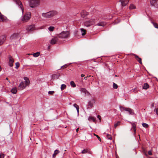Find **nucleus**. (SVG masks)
<instances>
[{
  "label": "nucleus",
  "mask_w": 158,
  "mask_h": 158,
  "mask_svg": "<svg viewBox=\"0 0 158 158\" xmlns=\"http://www.w3.org/2000/svg\"><path fill=\"white\" fill-rule=\"evenodd\" d=\"M4 155L2 153L0 154V158H4Z\"/></svg>",
  "instance_id": "79ce46f5"
},
{
  "label": "nucleus",
  "mask_w": 158,
  "mask_h": 158,
  "mask_svg": "<svg viewBox=\"0 0 158 158\" xmlns=\"http://www.w3.org/2000/svg\"><path fill=\"white\" fill-rule=\"evenodd\" d=\"M78 130H79V128H77V129H76V131L77 132H78Z\"/></svg>",
  "instance_id": "3c124183"
},
{
  "label": "nucleus",
  "mask_w": 158,
  "mask_h": 158,
  "mask_svg": "<svg viewBox=\"0 0 158 158\" xmlns=\"http://www.w3.org/2000/svg\"><path fill=\"white\" fill-rule=\"evenodd\" d=\"M142 126L145 128H148V125L147 124L144 123L142 124Z\"/></svg>",
  "instance_id": "e433bc0d"
},
{
  "label": "nucleus",
  "mask_w": 158,
  "mask_h": 158,
  "mask_svg": "<svg viewBox=\"0 0 158 158\" xmlns=\"http://www.w3.org/2000/svg\"><path fill=\"white\" fill-rule=\"evenodd\" d=\"M149 87L148 84L147 83H145L143 87V89H147Z\"/></svg>",
  "instance_id": "5701e85b"
},
{
  "label": "nucleus",
  "mask_w": 158,
  "mask_h": 158,
  "mask_svg": "<svg viewBox=\"0 0 158 158\" xmlns=\"http://www.w3.org/2000/svg\"><path fill=\"white\" fill-rule=\"evenodd\" d=\"M106 137L107 139H109L111 140L112 139L111 136L109 134H107L106 135Z\"/></svg>",
  "instance_id": "c9c22d12"
},
{
  "label": "nucleus",
  "mask_w": 158,
  "mask_h": 158,
  "mask_svg": "<svg viewBox=\"0 0 158 158\" xmlns=\"http://www.w3.org/2000/svg\"><path fill=\"white\" fill-rule=\"evenodd\" d=\"M48 30L51 31H54L55 27L53 26H50L48 28Z\"/></svg>",
  "instance_id": "2f4dec72"
},
{
  "label": "nucleus",
  "mask_w": 158,
  "mask_h": 158,
  "mask_svg": "<svg viewBox=\"0 0 158 158\" xmlns=\"http://www.w3.org/2000/svg\"><path fill=\"white\" fill-rule=\"evenodd\" d=\"M66 86L65 84H62L61 85L60 89L61 90H63L66 88Z\"/></svg>",
  "instance_id": "7c9ffc66"
},
{
  "label": "nucleus",
  "mask_w": 158,
  "mask_h": 158,
  "mask_svg": "<svg viewBox=\"0 0 158 158\" xmlns=\"http://www.w3.org/2000/svg\"><path fill=\"white\" fill-rule=\"evenodd\" d=\"M121 3L122 6H125L129 2L128 0H121L120 1Z\"/></svg>",
  "instance_id": "2eb2a0df"
},
{
  "label": "nucleus",
  "mask_w": 158,
  "mask_h": 158,
  "mask_svg": "<svg viewBox=\"0 0 158 158\" xmlns=\"http://www.w3.org/2000/svg\"><path fill=\"white\" fill-rule=\"evenodd\" d=\"M6 79L7 80H8V78H7V77L6 78Z\"/></svg>",
  "instance_id": "6e6d98bb"
},
{
  "label": "nucleus",
  "mask_w": 158,
  "mask_h": 158,
  "mask_svg": "<svg viewBox=\"0 0 158 158\" xmlns=\"http://www.w3.org/2000/svg\"><path fill=\"white\" fill-rule=\"evenodd\" d=\"M88 152V151L87 149H84L81 152V153H82V154H85V153H86L87 152Z\"/></svg>",
  "instance_id": "ea45409f"
},
{
  "label": "nucleus",
  "mask_w": 158,
  "mask_h": 158,
  "mask_svg": "<svg viewBox=\"0 0 158 158\" xmlns=\"http://www.w3.org/2000/svg\"><path fill=\"white\" fill-rule=\"evenodd\" d=\"M120 109L121 111L122 112L124 110L128 112L131 114H134L133 110L132 109L128 108H125L122 106L120 107Z\"/></svg>",
  "instance_id": "39448f33"
},
{
  "label": "nucleus",
  "mask_w": 158,
  "mask_h": 158,
  "mask_svg": "<svg viewBox=\"0 0 158 158\" xmlns=\"http://www.w3.org/2000/svg\"><path fill=\"white\" fill-rule=\"evenodd\" d=\"M95 23V20L93 19L89 20L88 21L85 22L84 25L85 26L89 27L90 26L93 24Z\"/></svg>",
  "instance_id": "0eeeda50"
},
{
  "label": "nucleus",
  "mask_w": 158,
  "mask_h": 158,
  "mask_svg": "<svg viewBox=\"0 0 158 158\" xmlns=\"http://www.w3.org/2000/svg\"><path fill=\"white\" fill-rule=\"evenodd\" d=\"M90 77V76H87L86 77Z\"/></svg>",
  "instance_id": "864d4df0"
},
{
  "label": "nucleus",
  "mask_w": 158,
  "mask_h": 158,
  "mask_svg": "<svg viewBox=\"0 0 158 158\" xmlns=\"http://www.w3.org/2000/svg\"><path fill=\"white\" fill-rule=\"evenodd\" d=\"M19 38V34L18 33H15L11 36L10 39L11 40H13L18 39Z\"/></svg>",
  "instance_id": "f8f14e48"
},
{
  "label": "nucleus",
  "mask_w": 158,
  "mask_h": 158,
  "mask_svg": "<svg viewBox=\"0 0 158 158\" xmlns=\"http://www.w3.org/2000/svg\"><path fill=\"white\" fill-rule=\"evenodd\" d=\"M132 128L133 129L135 133L136 131V125L135 123H132Z\"/></svg>",
  "instance_id": "b1692460"
},
{
  "label": "nucleus",
  "mask_w": 158,
  "mask_h": 158,
  "mask_svg": "<svg viewBox=\"0 0 158 158\" xmlns=\"http://www.w3.org/2000/svg\"><path fill=\"white\" fill-rule=\"evenodd\" d=\"M66 67H67V65L66 64H65V65H64V66H62L61 67V68H63L64 67V68H66Z\"/></svg>",
  "instance_id": "de8ad7c7"
},
{
  "label": "nucleus",
  "mask_w": 158,
  "mask_h": 158,
  "mask_svg": "<svg viewBox=\"0 0 158 158\" xmlns=\"http://www.w3.org/2000/svg\"><path fill=\"white\" fill-rule=\"evenodd\" d=\"M81 32L82 33V35H85L86 32V30L83 28H81Z\"/></svg>",
  "instance_id": "c85d7f7f"
},
{
  "label": "nucleus",
  "mask_w": 158,
  "mask_h": 158,
  "mask_svg": "<svg viewBox=\"0 0 158 158\" xmlns=\"http://www.w3.org/2000/svg\"><path fill=\"white\" fill-rule=\"evenodd\" d=\"M23 79L24 81H22L19 85L18 89L19 90H22L29 85L30 83L29 79L25 77H24Z\"/></svg>",
  "instance_id": "f257e3e1"
},
{
  "label": "nucleus",
  "mask_w": 158,
  "mask_h": 158,
  "mask_svg": "<svg viewBox=\"0 0 158 158\" xmlns=\"http://www.w3.org/2000/svg\"><path fill=\"white\" fill-rule=\"evenodd\" d=\"M94 135L96 136V137H97V138L98 139V140H99V141H100L101 140V139L100 138V137L98 136V135H96L94 133Z\"/></svg>",
  "instance_id": "37998d69"
},
{
  "label": "nucleus",
  "mask_w": 158,
  "mask_h": 158,
  "mask_svg": "<svg viewBox=\"0 0 158 158\" xmlns=\"http://www.w3.org/2000/svg\"><path fill=\"white\" fill-rule=\"evenodd\" d=\"M29 19V15L28 14H26L23 17L22 19V20L23 22H27Z\"/></svg>",
  "instance_id": "9d476101"
},
{
  "label": "nucleus",
  "mask_w": 158,
  "mask_h": 158,
  "mask_svg": "<svg viewBox=\"0 0 158 158\" xmlns=\"http://www.w3.org/2000/svg\"><path fill=\"white\" fill-rule=\"evenodd\" d=\"M6 37L5 35L0 36V45H2L6 40Z\"/></svg>",
  "instance_id": "4468645a"
},
{
  "label": "nucleus",
  "mask_w": 158,
  "mask_h": 158,
  "mask_svg": "<svg viewBox=\"0 0 158 158\" xmlns=\"http://www.w3.org/2000/svg\"><path fill=\"white\" fill-rule=\"evenodd\" d=\"M135 58L138 60V61L141 64H142V61H141V59L139 57V56L136 55H134Z\"/></svg>",
  "instance_id": "aec40b11"
},
{
  "label": "nucleus",
  "mask_w": 158,
  "mask_h": 158,
  "mask_svg": "<svg viewBox=\"0 0 158 158\" xmlns=\"http://www.w3.org/2000/svg\"><path fill=\"white\" fill-rule=\"evenodd\" d=\"M54 91H49L48 92V94H52L53 93H54Z\"/></svg>",
  "instance_id": "c03bdc74"
},
{
  "label": "nucleus",
  "mask_w": 158,
  "mask_h": 158,
  "mask_svg": "<svg viewBox=\"0 0 158 158\" xmlns=\"http://www.w3.org/2000/svg\"><path fill=\"white\" fill-rule=\"evenodd\" d=\"M95 102V100L94 99L92 98L88 102V106L92 108Z\"/></svg>",
  "instance_id": "ddd939ff"
},
{
  "label": "nucleus",
  "mask_w": 158,
  "mask_h": 158,
  "mask_svg": "<svg viewBox=\"0 0 158 158\" xmlns=\"http://www.w3.org/2000/svg\"><path fill=\"white\" fill-rule=\"evenodd\" d=\"M59 152V151L58 150H55L54 154L53 155V157H55L57 154H58Z\"/></svg>",
  "instance_id": "bb28decb"
},
{
  "label": "nucleus",
  "mask_w": 158,
  "mask_h": 158,
  "mask_svg": "<svg viewBox=\"0 0 158 158\" xmlns=\"http://www.w3.org/2000/svg\"><path fill=\"white\" fill-rule=\"evenodd\" d=\"M39 0H30V7H35L39 5Z\"/></svg>",
  "instance_id": "423d86ee"
},
{
  "label": "nucleus",
  "mask_w": 158,
  "mask_h": 158,
  "mask_svg": "<svg viewBox=\"0 0 158 158\" xmlns=\"http://www.w3.org/2000/svg\"><path fill=\"white\" fill-rule=\"evenodd\" d=\"M70 34L69 31H63L60 34H56V35L61 39H67L70 37Z\"/></svg>",
  "instance_id": "f03ea898"
},
{
  "label": "nucleus",
  "mask_w": 158,
  "mask_h": 158,
  "mask_svg": "<svg viewBox=\"0 0 158 158\" xmlns=\"http://www.w3.org/2000/svg\"><path fill=\"white\" fill-rule=\"evenodd\" d=\"M60 76L59 74H53L52 76V78L53 79H57Z\"/></svg>",
  "instance_id": "f3484780"
},
{
  "label": "nucleus",
  "mask_w": 158,
  "mask_h": 158,
  "mask_svg": "<svg viewBox=\"0 0 158 158\" xmlns=\"http://www.w3.org/2000/svg\"><path fill=\"white\" fill-rule=\"evenodd\" d=\"M11 92L13 94H15L17 92V89L16 88H14L13 89H12L11 90Z\"/></svg>",
  "instance_id": "cd10ccee"
},
{
  "label": "nucleus",
  "mask_w": 158,
  "mask_h": 158,
  "mask_svg": "<svg viewBox=\"0 0 158 158\" xmlns=\"http://www.w3.org/2000/svg\"><path fill=\"white\" fill-rule=\"evenodd\" d=\"M57 12L55 11H52L46 13H43L42 16L45 18H50L56 15Z\"/></svg>",
  "instance_id": "7ed1b4c3"
},
{
  "label": "nucleus",
  "mask_w": 158,
  "mask_h": 158,
  "mask_svg": "<svg viewBox=\"0 0 158 158\" xmlns=\"http://www.w3.org/2000/svg\"><path fill=\"white\" fill-rule=\"evenodd\" d=\"M9 58V64L10 67H12L13 66V63L14 60L13 58L10 56H9L8 57Z\"/></svg>",
  "instance_id": "9b49d317"
},
{
  "label": "nucleus",
  "mask_w": 158,
  "mask_h": 158,
  "mask_svg": "<svg viewBox=\"0 0 158 158\" xmlns=\"http://www.w3.org/2000/svg\"><path fill=\"white\" fill-rule=\"evenodd\" d=\"M13 1L16 2V3L18 4L19 7L22 10V12L23 13V8L22 5V3L19 1V0H13Z\"/></svg>",
  "instance_id": "1a4fd4ad"
},
{
  "label": "nucleus",
  "mask_w": 158,
  "mask_h": 158,
  "mask_svg": "<svg viewBox=\"0 0 158 158\" xmlns=\"http://www.w3.org/2000/svg\"><path fill=\"white\" fill-rule=\"evenodd\" d=\"M30 31L33 30L35 29V26L34 25H30Z\"/></svg>",
  "instance_id": "58836bf2"
},
{
  "label": "nucleus",
  "mask_w": 158,
  "mask_h": 158,
  "mask_svg": "<svg viewBox=\"0 0 158 158\" xmlns=\"http://www.w3.org/2000/svg\"><path fill=\"white\" fill-rule=\"evenodd\" d=\"M6 17L2 15H0V22L6 21Z\"/></svg>",
  "instance_id": "dca6fc26"
},
{
  "label": "nucleus",
  "mask_w": 158,
  "mask_h": 158,
  "mask_svg": "<svg viewBox=\"0 0 158 158\" xmlns=\"http://www.w3.org/2000/svg\"><path fill=\"white\" fill-rule=\"evenodd\" d=\"M154 106L153 104H152V106Z\"/></svg>",
  "instance_id": "4d7b16f0"
},
{
  "label": "nucleus",
  "mask_w": 158,
  "mask_h": 158,
  "mask_svg": "<svg viewBox=\"0 0 158 158\" xmlns=\"http://www.w3.org/2000/svg\"><path fill=\"white\" fill-rule=\"evenodd\" d=\"M40 54V53L39 52L36 53H31L30 55H32L33 56L35 57H36L38 56Z\"/></svg>",
  "instance_id": "6ab92c4d"
},
{
  "label": "nucleus",
  "mask_w": 158,
  "mask_h": 158,
  "mask_svg": "<svg viewBox=\"0 0 158 158\" xmlns=\"http://www.w3.org/2000/svg\"><path fill=\"white\" fill-rule=\"evenodd\" d=\"M26 30L27 31H29V29H28V28H26Z\"/></svg>",
  "instance_id": "603ef678"
},
{
  "label": "nucleus",
  "mask_w": 158,
  "mask_h": 158,
  "mask_svg": "<svg viewBox=\"0 0 158 158\" xmlns=\"http://www.w3.org/2000/svg\"><path fill=\"white\" fill-rule=\"evenodd\" d=\"M88 120L89 121H92L93 122H95V119L93 117L89 116L88 118Z\"/></svg>",
  "instance_id": "393cba45"
},
{
  "label": "nucleus",
  "mask_w": 158,
  "mask_h": 158,
  "mask_svg": "<svg viewBox=\"0 0 158 158\" xmlns=\"http://www.w3.org/2000/svg\"><path fill=\"white\" fill-rule=\"evenodd\" d=\"M120 123L121 122L119 121H118L117 123L114 124V127L115 128L117 126L120 125Z\"/></svg>",
  "instance_id": "473e14b6"
},
{
  "label": "nucleus",
  "mask_w": 158,
  "mask_h": 158,
  "mask_svg": "<svg viewBox=\"0 0 158 158\" xmlns=\"http://www.w3.org/2000/svg\"><path fill=\"white\" fill-rule=\"evenodd\" d=\"M58 37L56 35V36L53 37L50 41V44L52 45H54L55 44H59L60 42L59 41Z\"/></svg>",
  "instance_id": "20e7f679"
},
{
  "label": "nucleus",
  "mask_w": 158,
  "mask_h": 158,
  "mask_svg": "<svg viewBox=\"0 0 158 158\" xmlns=\"http://www.w3.org/2000/svg\"><path fill=\"white\" fill-rule=\"evenodd\" d=\"M136 8L135 6L133 4H131L129 6L130 9H135Z\"/></svg>",
  "instance_id": "c756f323"
},
{
  "label": "nucleus",
  "mask_w": 158,
  "mask_h": 158,
  "mask_svg": "<svg viewBox=\"0 0 158 158\" xmlns=\"http://www.w3.org/2000/svg\"><path fill=\"white\" fill-rule=\"evenodd\" d=\"M81 77H84L85 76V75L83 74H82L81 75Z\"/></svg>",
  "instance_id": "09e8293b"
},
{
  "label": "nucleus",
  "mask_w": 158,
  "mask_h": 158,
  "mask_svg": "<svg viewBox=\"0 0 158 158\" xmlns=\"http://www.w3.org/2000/svg\"><path fill=\"white\" fill-rule=\"evenodd\" d=\"M148 154L150 155H152V152L151 151H149L148 152Z\"/></svg>",
  "instance_id": "a18cd8bd"
},
{
  "label": "nucleus",
  "mask_w": 158,
  "mask_h": 158,
  "mask_svg": "<svg viewBox=\"0 0 158 158\" xmlns=\"http://www.w3.org/2000/svg\"><path fill=\"white\" fill-rule=\"evenodd\" d=\"M156 114L158 115V108L156 109Z\"/></svg>",
  "instance_id": "49530a36"
},
{
  "label": "nucleus",
  "mask_w": 158,
  "mask_h": 158,
  "mask_svg": "<svg viewBox=\"0 0 158 158\" xmlns=\"http://www.w3.org/2000/svg\"><path fill=\"white\" fill-rule=\"evenodd\" d=\"M15 65H16V67H15V68L16 69H17L19 67V62H16V63H15Z\"/></svg>",
  "instance_id": "a19ab883"
},
{
  "label": "nucleus",
  "mask_w": 158,
  "mask_h": 158,
  "mask_svg": "<svg viewBox=\"0 0 158 158\" xmlns=\"http://www.w3.org/2000/svg\"><path fill=\"white\" fill-rule=\"evenodd\" d=\"M86 77H85V78H84V79H85V80H86L87 79H86Z\"/></svg>",
  "instance_id": "5fc2aeb1"
},
{
  "label": "nucleus",
  "mask_w": 158,
  "mask_h": 158,
  "mask_svg": "<svg viewBox=\"0 0 158 158\" xmlns=\"http://www.w3.org/2000/svg\"><path fill=\"white\" fill-rule=\"evenodd\" d=\"M80 91L81 92L84 93L85 94L87 92V90L84 88H81L80 89Z\"/></svg>",
  "instance_id": "a878e982"
},
{
  "label": "nucleus",
  "mask_w": 158,
  "mask_h": 158,
  "mask_svg": "<svg viewBox=\"0 0 158 158\" xmlns=\"http://www.w3.org/2000/svg\"><path fill=\"white\" fill-rule=\"evenodd\" d=\"M106 24V23L104 22H100L97 24V25L101 26H104Z\"/></svg>",
  "instance_id": "412c9836"
},
{
  "label": "nucleus",
  "mask_w": 158,
  "mask_h": 158,
  "mask_svg": "<svg viewBox=\"0 0 158 158\" xmlns=\"http://www.w3.org/2000/svg\"><path fill=\"white\" fill-rule=\"evenodd\" d=\"M88 14V13L86 11H83L81 13V16L82 18H84L85 17L86 15Z\"/></svg>",
  "instance_id": "a211bd4d"
},
{
  "label": "nucleus",
  "mask_w": 158,
  "mask_h": 158,
  "mask_svg": "<svg viewBox=\"0 0 158 158\" xmlns=\"http://www.w3.org/2000/svg\"><path fill=\"white\" fill-rule=\"evenodd\" d=\"M70 85H71L73 87H76V85L74 83V82L73 81H71L70 82Z\"/></svg>",
  "instance_id": "72a5a7b5"
},
{
  "label": "nucleus",
  "mask_w": 158,
  "mask_h": 158,
  "mask_svg": "<svg viewBox=\"0 0 158 158\" xmlns=\"http://www.w3.org/2000/svg\"><path fill=\"white\" fill-rule=\"evenodd\" d=\"M73 106L76 108L77 112V114L78 115L79 114V107L75 103L73 105Z\"/></svg>",
  "instance_id": "4be33fe9"
},
{
  "label": "nucleus",
  "mask_w": 158,
  "mask_h": 158,
  "mask_svg": "<svg viewBox=\"0 0 158 158\" xmlns=\"http://www.w3.org/2000/svg\"><path fill=\"white\" fill-rule=\"evenodd\" d=\"M150 2L151 5L158 8V0H150Z\"/></svg>",
  "instance_id": "6e6552de"
},
{
  "label": "nucleus",
  "mask_w": 158,
  "mask_h": 158,
  "mask_svg": "<svg viewBox=\"0 0 158 158\" xmlns=\"http://www.w3.org/2000/svg\"><path fill=\"white\" fill-rule=\"evenodd\" d=\"M113 87L114 89H117L118 88V85L114 83Z\"/></svg>",
  "instance_id": "4c0bfd02"
},
{
  "label": "nucleus",
  "mask_w": 158,
  "mask_h": 158,
  "mask_svg": "<svg viewBox=\"0 0 158 158\" xmlns=\"http://www.w3.org/2000/svg\"><path fill=\"white\" fill-rule=\"evenodd\" d=\"M152 23L153 24L155 27L158 29V24L157 23L153 22H152Z\"/></svg>",
  "instance_id": "f704fd0d"
},
{
  "label": "nucleus",
  "mask_w": 158,
  "mask_h": 158,
  "mask_svg": "<svg viewBox=\"0 0 158 158\" xmlns=\"http://www.w3.org/2000/svg\"><path fill=\"white\" fill-rule=\"evenodd\" d=\"M97 117L99 119H100V118H101V117L100 115H98Z\"/></svg>",
  "instance_id": "8fccbe9b"
}]
</instances>
